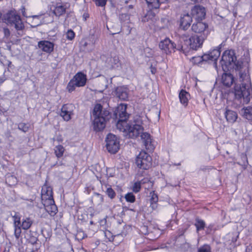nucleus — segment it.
Masks as SVG:
<instances>
[{
    "instance_id": "obj_28",
    "label": "nucleus",
    "mask_w": 252,
    "mask_h": 252,
    "mask_svg": "<svg viewBox=\"0 0 252 252\" xmlns=\"http://www.w3.org/2000/svg\"><path fill=\"white\" fill-rule=\"evenodd\" d=\"M65 12V8L61 5H57L53 10L54 14L57 16H60Z\"/></svg>"
},
{
    "instance_id": "obj_23",
    "label": "nucleus",
    "mask_w": 252,
    "mask_h": 252,
    "mask_svg": "<svg viewBox=\"0 0 252 252\" xmlns=\"http://www.w3.org/2000/svg\"><path fill=\"white\" fill-rule=\"evenodd\" d=\"M240 113L243 117L252 121V107L243 108L240 110Z\"/></svg>"
},
{
    "instance_id": "obj_40",
    "label": "nucleus",
    "mask_w": 252,
    "mask_h": 252,
    "mask_svg": "<svg viewBox=\"0 0 252 252\" xmlns=\"http://www.w3.org/2000/svg\"><path fill=\"white\" fill-rule=\"evenodd\" d=\"M95 4L98 6H104L106 3L107 0H93Z\"/></svg>"
},
{
    "instance_id": "obj_51",
    "label": "nucleus",
    "mask_w": 252,
    "mask_h": 252,
    "mask_svg": "<svg viewBox=\"0 0 252 252\" xmlns=\"http://www.w3.org/2000/svg\"><path fill=\"white\" fill-rule=\"evenodd\" d=\"M37 16H33V17H37Z\"/></svg>"
},
{
    "instance_id": "obj_3",
    "label": "nucleus",
    "mask_w": 252,
    "mask_h": 252,
    "mask_svg": "<svg viewBox=\"0 0 252 252\" xmlns=\"http://www.w3.org/2000/svg\"><path fill=\"white\" fill-rule=\"evenodd\" d=\"M220 63L224 71L234 69L239 70V72L240 71L244 72L246 67L248 68L247 64L244 65L240 61H237L233 50L225 51L222 54Z\"/></svg>"
},
{
    "instance_id": "obj_47",
    "label": "nucleus",
    "mask_w": 252,
    "mask_h": 252,
    "mask_svg": "<svg viewBox=\"0 0 252 252\" xmlns=\"http://www.w3.org/2000/svg\"><path fill=\"white\" fill-rule=\"evenodd\" d=\"M191 0L192 1L195 2H199L202 0Z\"/></svg>"
},
{
    "instance_id": "obj_48",
    "label": "nucleus",
    "mask_w": 252,
    "mask_h": 252,
    "mask_svg": "<svg viewBox=\"0 0 252 252\" xmlns=\"http://www.w3.org/2000/svg\"><path fill=\"white\" fill-rule=\"evenodd\" d=\"M128 7L129 8H133V5L132 4H130L128 6Z\"/></svg>"
},
{
    "instance_id": "obj_18",
    "label": "nucleus",
    "mask_w": 252,
    "mask_h": 252,
    "mask_svg": "<svg viewBox=\"0 0 252 252\" xmlns=\"http://www.w3.org/2000/svg\"><path fill=\"white\" fill-rule=\"evenodd\" d=\"M38 47L43 52L50 53L54 50V44L50 41L46 40L40 41L38 43Z\"/></svg>"
},
{
    "instance_id": "obj_41",
    "label": "nucleus",
    "mask_w": 252,
    "mask_h": 252,
    "mask_svg": "<svg viewBox=\"0 0 252 252\" xmlns=\"http://www.w3.org/2000/svg\"><path fill=\"white\" fill-rule=\"evenodd\" d=\"M75 33L73 31L70 30H68L66 33V38L69 40H72L74 38Z\"/></svg>"
},
{
    "instance_id": "obj_13",
    "label": "nucleus",
    "mask_w": 252,
    "mask_h": 252,
    "mask_svg": "<svg viewBox=\"0 0 252 252\" xmlns=\"http://www.w3.org/2000/svg\"><path fill=\"white\" fill-rule=\"evenodd\" d=\"M75 108V106L72 104H64L62 107L60 116L64 121H69L73 115Z\"/></svg>"
},
{
    "instance_id": "obj_16",
    "label": "nucleus",
    "mask_w": 252,
    "mask_h": 252,
    "mask_svg": "<svg viewBox=\"0 0 252 252\" xmlns=\"http://www.w3.org/2000/svg\"><path fill=\"white\" fill-rule=\"evenodd\" d=\"M191 14L192 16H195V18L201 20L205 16L206 10L204 7L196 5L191 9Z\"/></svg>"
},
{
    "instance_id": "obj_44",
    "label": "nucleus",
    "mask_w": 252,
    "mask_h": 252,
    "mask_svg": "<svg viewBox=\"0 0 252 252\" xmlns=\"http://www.w3.org/2000/svg\"><path fill=\"white\" fill-rule=\"evenodd\" d=\"M53 140L55 141V140H56L58 142H62L63 141V138L62 137V136L61 135L60 136H58L56 139L55 138H53Z\"/></svg>"
},
{
    "instance_id": "obj_21",
    "label": "nucleus",
    "mask_w": 252,
    "mask_h": 252,
    "mask_svg": "<svg viewBox=\"0 0 252 252\" xmlns=\"http://www.w3.org/2000/svg\"><path fill=\"white\" fill-rule=\"evenodd\" d=\"M233 77L230 73H223L221 77V82L223 85L229 87L233 82Z\"/></svg>"
},
{
    "instance_id": "obj_42",
    "label": "nucleus",
    "mask_w": 252,
    "mask_h": 252,
    "mask_svg": "<svg viewBox=\"0 0 252 252\" xmlns=\"http://www.w3.org/2000/svg\"><path fill=\"white\" fill-rule=\"evenodd\" d=\"M3 32L4 33V36L6 38L8 37L10 34V31L7 28H4L3 29Z\"/></svg>"
},
{
    "instance_id": "obj_9",
    "label": "nucleus",
    "mask_w": 252,
    "mask_h": 252,
    "mask_svg": "<svg viewBox=\"0 0 252 252\" xmlns=\"http://www.w3.org/2000/svg\"><path fill=\"white\" fill-rule=\"evenodd\" d=\"M152 159L151 156L145 151H141L136 159L138 167L143 170H148L152 166Z\"/></svg>"
},
{
    "instance_id": "obj_25",
    "label": "nucleus",
    "mask_w": 252,
    "mask_h": 252,
    "mask_svg": "<svg viewBox=\"0 0 252 252\" xmlns=\"http://www.w3.org/2000/svg\"><path fill=\"white\" fill-rule=\"evenodd\" d=\"M116 95L118 97L123 100H126L128 97L127 92L125 88H118L116 89Z\"/></svg>"
},
{
    "instance_id": "obj_5",
    "label": "nucleus",
    "mask_w": 252,
    "mask_h": 252,
    "mask_svg": "<svg viewBox=\"0 0 252 252\" xmlns=\"http://www.w3.org/2000/svg\"><path fill=\"white\" fill-rule=\"evenodd\" d=\"M204 39L197 35H194L187 39L186 36L183 35L181 40L184 41V44H178L177 50L185 51L187 49H192L196 50L201 46Z\"/></svg>"
},
{
    "instance_id": "obj_46",
    "label": "nucleus",
    "mask_w": 252,
    "mask_h": 252,
    "mask_svg": "<svg viewBox=\"0 0 252 252\" xmlns=\"http://www.w3.org/2000/svg\"><path fill=\"white\" fill-rule=\"evenodd\" d=\"M158 0V5H159V6H160V4L161 3H164L165 2H166L167 1V0Z\"/></svg>"
},
{
    "instance_id": "obj_49",
    "label": "nucleus",
    "mask_w": 252,
    "mask_h": 252,
    "mask_svg": "<svg viewBox=\"0 0 252 252\" xmlns=\"http://www.w3.org/2000/svg\"><path fill=\"white\" fill-rule=\"evenodd\" d=\"M23 16H26V15H25V13L24 11L23 12Z\"/></svg>"
},
{
    "instance_id": "obj_32",
    "label": "nucleus",
    "mask_w": 252,
    "mask_h": 252,
    "mask_svg": "<svg viewBox=\"0 0 252 252\" xmlns=\"http://www.w3.org/2000/svg\"><path fill=\"white\" fill-rule=\"evenodd\" d=\"M149 8L157 9L159 8L158 0H145Z\"/></svg>"
},
{
    "instance_id": "obj_37",
    "label": "nucleus",
    "mask_w": 252,
    "mask_h": 252,
    "mask_svg": "<svg viewBox=\"0 0 252 252\" xmlns=\"http://www.w3.org/2000/svg\"><path fill=\"white\" fill-rule=\"evenodd\" d=\"M18 129L22 131L26 132L29 130V126L25 123H20L18 125Z\"/></svg>"
},
{
    "instance_id": "obj_2",
    "label": "nucleus",
    "mask_w": 252,
    "mask_h": 252,
    "mask_svg": "<svg viewBox=\"0 0 252 252\" xmlns=\"http://www.w3.org/2000/svg\"><path fill=\"white\" fill-rule=\"evenodd\" d=\"M120 123L117 124V128L121 131L127 133L130 138H134L140 135L142 142L147 150L152 151L154 149L151 135L147 132H143V128L140 124H135L131 126L126 123L123 126Z\"/></svg>"
},
{
    "instance_id": "obj_22",
    "label": "nucleus",
    "mask_w": 252,
    "mask_h": 252,
    "mask_svg": "<svg viewBox=\"0 0 252 252\" xmlns=\"http://www.w3.org/2000/svg\"><path fill=\"white\" fill-rule=\"evenodd\" d=\"M224 114L226 120L229 123H233L237 119V113L232 110L226 109Z\"/></svg>"
},
{
    "instance_id": "obj_31",
    "label": "nucleus",
    "mask_w": 252,
    "mask_h": 252,
    "mask_svg": "<svg viewBox=\"0 0 252 252\" xmlns=\"http://www.w3.org/2000/svg\"><path fill=\"white\" fill-rule=\"evenodd\" d=\"M195 225L197 231L204 229L205 225V222L198 218L196 219Z\"/></svg>"
},
{
    "instance_id": "obj_19",
    "label": "nucleus",
    "mask_w": 252,
    "mask_h": 252,
    "mask_svg": "<svg viewBox=\"0 0 252 252\" xmlns=\"http://www.w3.org/2000/svg\"><path fill=\"white\" fill-rule=\"evenodd\" d=\"M192 22V17L189 14H184L181 18L180 28L183 30H187Z\"/></svg>"
},
{
    "instance_id": "obj_50",
    "label": "nucleus",
    "mask_w": 252,
    "mask_h": 252,
    "mask_svg": "<svg viewBox=\"0 0 252 252\" xmlns=\"http://www.w3.org/2000/svg\"><path fill=\"white\" fill-rule=\"evenodd\" d=\"M2 16V13L0 12V19L1 18Z\"/></svg>"
},
{
    "instance_id": "obj_15",
    "label": "nucleus",
    "mask_w": 252,
    "mask_h": 252,
    "mask_svg": "<svg viewBox=\"0 0 252 252\" xmlns=\"http://www.w3.org/2000/svg\"><path fill=\"white\" fill-rule=\"evenodd\" d=\"M46 211L51 216H54L57 213V207L55 204L54 199L42 202Z\"/></svg>"
},
{
    "instance_id": "obj_38",
    "label": "nucleus",
    "mask_w": 252,
    "mask_h": 252,
    "mask_svg": "<svg viewBox=\"0 0 252 252\" xmlns=\"http://www.w3.org/2000/svg\"><path fill=\"white\" fill-rule=\"evenodd\" d=\"M21 226H14V235L17 239H19L21 233Z\"/></svg>"
},
{
    "instance_id": "obj_30",
    "label": "nucleus",
    "mask_w": 252,
    "mask_h": 252,
    "mask_svg": "<svg viewBox=\"0 0 252 252\" xmlns=\"http://www.w3.org/2000/svg\"><path fill=\"white\" fill-rule=\"evenodd\" d=\"M32 223V221L29 218H26L22 221V224H21V226L22 227L23 229L27 230L31 226Z\"/></svg>"
},
{
    "instance_id": "obj_1",
    "label": "nucleus",
    "mask_w": 252,
    "mask_h": 252,
    "mask_svg": "<svg viewBox=\"0 0 252 252\" xmlns=\"http://www.w3.org/2000/svg\"><path fill=\"white\" fill-rule=\"evenodd\" d=\"M241 84L234 87V99L240 103L247 104L250 101L252 86L249 74V69L246 67L244 71L239 72Z\"/></svg>"
},
{
    "instance_id": "obj_8",
    "label": "nucleus",
    "mask_w": 252,
    "mask_h": 252,
    "mask_svg": "<svg viewBox=\"0 0 252 252\" xmlns=\"http://www.w3.org/2000/svg\"><path fill=\"white\" fill-rule=\"evenodd\" d=\"M87 81L86 76L81 72L77 73L68 83L66 89L69 93L75 90L76 87H81L85 85Z\"/></svg>"
},
{
    "instance_id": "obj_27",
    "label": "nucleus",
    "mask_w": 252,
    "mask_h": 252,
    "mask_svg": "<svg viewBox=\"0 0 252 252\" xmlns=\"http://www.w3.org/2000/svg\"><path fill=\"white\" fill-rule=\"evenodd\" d=\"M64 150V148L62 145H59L55 147L54 153L56 157L60 158L63 156Z\"/></svg>"
},
{
    "instance_id": "obj_26",
    "label": "nucleus",
    "mask_w": 252,
    "mask_h": 252,
    "mask_svg": "<svg viewBox=\"0 0 252 252\" xmlns=\"http://www.w3.org/2000/svg\"><path fill=\"white\" fill-rule=\"evenodd\" d=\"M150 180L146 178L141 180L139 182H136L134 184V185L132 187V190L134 192H138L140 191L141 189V185L144 184L146 183L147 181H149Z\"/></svg>"
},
{
    "instance_id": "obj_39",
    "label": "nucleus",
    "mask_w": 252,
    "mask_h": 252,
    "mask_svg": "<svg viewBox=\"0 0 252 252\" xmlns=\"http://www.w3.org/2000/svg\"><path fill=\"white\" fill-rule=\"evenodd\" d=\"M14 219V226H21L20 218L19 216L15 215L13 217Z\"/></svg>"
},
{
    "instance_id": "obj_43",
    "label": "nucleus",
    "mask_w": 252,
    "mask_h": 252,
    "mask_svg": "<svg viewBox=\"0 0 252 252\" xmlns=\"http://www.w3.org/2000/svg\"><path fill=\"white\" fill-rule=\"evenodd\" d=\"M119 61H119V57H117V56H115L113 58V62H112V63H113L115 65H117L119 63Z\"/></svg>"
},
{
    "instance_id": "obj_11",
    "label": "nucleus",
    "mask_w": 252,
    "mask_h": 252,
    "mask_svg": "<svg viewBox=\"0 0 252 252\" xmlns=\"http://www.w3.org/2000/svg\"><path fill=\"white\" fill-rule=\"evenodd\" d=\"M106 146L108 152L111 154L116 153L119 149V142L117 137L114 134L110 133L106 138Z\"/></svg>"
},
{
    "instance_id": "obj_35",
    "label": "nucleus",
    "mask_w": 252,
    "mask_h": 252,
    "mask_svg": "<svg viewBox=\"0 0 252 252\" xmlns=\"http://www.w3.org/2000/svg\"><path fill=\"white\" fill-rule=\"evenodd\" d=\"M106 193L107 195L111 199H113L116 196V193L115 191L111 188H108L106 189Z\"/></svg>"
},
{
    "instance_id": "obj_33",
    "label": "nucleus",
    "mask_w": 252,
    "mask_h": 252,
    "mask_svg": "<svg viewBox=\"0 0 252 252\" xmlns=\"http://www.w3.org/2000/svg\"><path fill=\"white\" fill-rule=\"evenodd\" d=\"M150 195L151 196V206L152 208H154L156 205V203L158 201V196L157 194L155 193L154 191L150 192Z\"/></svg>"
},
{
    "instance_id": "obj_45",
    "label": "nucleus",
    "mask_w": 252,
    "mask_h": 252,
    "mask_svg": "<svg viewBox=\"0 0 252 252\" xmlns=\"http://www.w3.org/2000/svg\"><path fill=\"white\" fill-rule=\"evenodd\" d=\"M151 72L152 74H155L156 72V68L153 67L152 65L150 67Z\"/></svg>"
},
{
    "instance_id": "obj_10",
    "label": "nucleus",
    "mask_w": 252,
    "mask_h": 252,
    "mask_svg": "<svg viewBox=\"0 0 252 252\" xmlns=\"http://www.w3.org/2000/svg\"><path fill=\"white\" fill-rule=\"evenodd\" d=\"M127 106L124 104H121L118 106L114 111V115L115 118L118 119L117 124L120 123L122 126L126 124V120L129 118V114L126 112Z\"/></svg>"
},
{
    "instance_id": "obj_20",
    "label": "nucleus",
    "mask_w": 252,
    "mask_h": 252,
    "mask_svg": "<svg viewBox=\"0 0 252 252\" xmlns=\"http://www.w3.org/2000/svg\"><path fill=\"white\" fill-rule=\"evenodd\" d=\"M41 198L42 202L53 199L52 189L51 187L44 186L41 190Z\"/></svg>"
},
{
    "instance_id": "obj_34",
    "label": "nucleus",
    "mask_w": 252,
    "mask_h": 252,
    "mask_svg": "<svg viewBox=\"0 0 252 252\" xmlns=\"http://www.w3.org/2000/svg\"><path fill=\"white\" fill-rule=\"evenodd\" d=\"M125 199L126 201L130 203H133L135 200V196L131 192L126 194L125 195Z\"/></svg>"
},
{
    "instance_id": "obj_36",
    "label": "nucleus",
    "mask_w": 252,
    "mask_h": 252,
    "mask_svg": "<svg viewBox=\"0 0 252 252\" xmlns=\"http://www.w3.org/2000/svg\"><path fill=\"white\" fill-rule=\"evenodd\" d=\"M198 252H211V248L210 246L205 245L198 249Z\"/></svg>"
},
{
    "instance_id": "obj_6",
    "label": "nucleus",
    "mask_w": 252,
    "mask_h": 252,
    "mask_svg": "<svg viewBox=\"0 0 252 252\" xmlns=\"http://www.w3.org/2000/svg\"><path fill=\"white\" fill-rule=\"evenodd\" d=\"M3 20L7 25L13 27L17 31H21L24 28L21 17L15 10L9 11L4 14Z\"/></svg>"
},
{
    "instance_id": "obj_52",
    "label": "nucleus",
    "mask_w": 252,
    "mask_h": 252,
    "mask_svg": "<svg viewBox=\"0 0 252 252\" xmlns=\"http://www.w3.org/2000/svg\"><path fill=\"white\" fill-rule=\"evenodd\" d=\"M3 82V80H1L0 83Z\"/></svg>"
},
{
    "instance_id": "obj_17",
    "label": "nucleus",
    "mask_w": 252,
    "mask_h": 252,
    "mask_svg": "<svg viewBox=\"0 0 252 252\" xmlns=\"http://www.w3.org/2000/svg\"><path fill=\"white\" fill-rule=\"evenodd\" d=\"M174 245V249L183 251H185L189 247V244L186 243L185 238L183 235H180L176 238Z\"/></svg>"
},
{
    "instance_id": "obj_14",
    "label": "nucleus",
    "mask_w": 252,
    "mask_h": 252,
    "mask_svg": "<svg viewBox=\"0 0 252 252\" xmlns=\"http://www.w3.org/2000/svg\"><path fill=\"white\" fill-rule=\"evenodd\" d=\"M159 47L166 54H168L172 51H175V49L177 50L178 45L172 42L169 38H166L160 42Z\"/></svg>"
},
{
    "instance_id": "obj_12",
    "label": "nucleus",
    "mask_w": 252,
    "mask_h": 252,
    "mask_svg": "<svg viewBox=\"0 0 252 252\" xmlns=\"http://www.w3.org/2000/svg\"><path fill=\"white\" fill-rule=\"evenodd\" d=\"M191 30L195 33L201 34L200 37L205 39L209 34L208 25L202 22L194 23L191 27Z\"/></svg>"
},
{
    "instance_id": "obj_29",
    "label": "nucleus",
    "mask_w": 252,
    "mask_h": 252,
    "mask_svg": "<svg viewBox=\"0 0 252 252\" xmlns=\"http://www.w3.org/2000/svg\"><path fill=\"white\" fill-rule=\"evenodd\" d=\"M124 235L123 234H118L112 236L109 241L114 242L116 245H119L123 240Z\"/></svg>"
},
{
    "instance_id": "obj_7",
    "label": "nucleus",
    "mask_w": 252,
    "mask_h": 252,
    "mask_svg": "<svg viewBox=\"0 0 252 252\" xmlns=\"http://www.w3.org/2000/svg\"><path fill=\"white\" fill-rule=\"evenodd\" d=\"M220 49L218 48L211 51L209 54H204L202 56H197L192 58V62L195 64H199L203 62L209 61H214V66L217 69L216 61L220 54Z\"/></svg>"
},
{
    "instance_id": "obj_4",
    "label": "nucleus",
    "mask_w": 252,
    "mask_h": 252,
    "mask_svg": "<svg viewBox=\"0 0 252 252\" xmlns=\"http://www.w3.org/2000/svg\"><path fill=\"white\" fill-rule=\"evenodd\" d=\"M109 118L110 112L108 110L103 109L100 104L95 105L92 114L94 130L96 131L103 130Z\"/></svg>"
},
{
    "instance_id": "obj_24",
    "label": "nucleus",
    "mask_w": 252,
    "mask_h": 252,
    "mask_svg": "<svg viewBox=\"0 0 252 252\" xmlns=\"http://www.w3.org/2000/svg\"><path fill=\"white\" fill-rule=\"evenodd\" d=\"M179 98L181 103L186 106L188 104V100L190 97V94L184 90H182L179 94Z\"/></svg>"
}]
</instances>
